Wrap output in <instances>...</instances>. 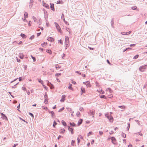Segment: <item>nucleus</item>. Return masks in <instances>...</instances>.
Segmentation results:
<instances>
[{
	"mask_svg": "<svg viewBox=\"0 0 147 147\" xmlns=\"http://www.w3.org/2000/svg\"><path fill=\"white\" fill-rule=\"evenodd\" d=\"M44 97L45 101L44 102L45 103V104H46L47 103V102H48L47 100H48V99L47 97V95L46 92L45 93V95L44 96Z\"/></svg>",
	"mask_w": 147,
	"mask_h": 147,
	"instance_id": "7ed1b4c3",
	"label": "nucleus"
},
{
	"mask_svg": "<svg viewBox=\"0 0 147 147\" xmlns=\"http://www.w3.org/2000/svg\"><path fill=\"white\" fill-rule=\"evenodd\" d=\"M31 57L32 59L33 60L34 62L36 61V58L35 57H33L32 55L31 56Z\"/></svg>",
	"mask_w": 147,
	"mask_h": 147,
	"instance_id": "79ce46f5",
	"label": "nucleus"
},
{
	"mask_svg": "<svg viewBox=\"0 0 147 147\" xmlns=\"http://www.w3.org/2000/svg\"><path fill=\"white\" fill-rule=\"evenodd\" d=\"M86 86H87L88 87L90 86V82L88 81H87L86 82Z\"/></svg>",
	"mask_w": 147,
	"mask_h": 147,
	"instance_id": "aec40b11",
	"label": "nucleus"
},
{
	"mask_svg": "<svg viewBox=\"0 0 147 147\" xmlns=\"http://www.w3.org/2000/svg\"><path fill=\"white\" fill-rule=\"evenodd\" d=\"M41 32L37 33V36H40V34H41Z\"/></svg>",
	"mask_w": 147,
	"mask_h": 147,
	"instance_id": "052dcab7",
	"label": "nucleus"
},
{
	"mask_svg": "<svg viewBox=\"0 0 147 147\" xmlns=\"http://www.w3.org/2000/svg\"><path fill=\"white\" fill-rule=\"evenodd\" d=\"M34 35H32V36H31L30 37V39H31V40H32V39H33L34 38Z\"/></svg>",
	"mask_w": 147,
	"mask_h": 147,
	"instance_id": "603ef678",
	"label": "nucleus"
},
{
	"mask_svg": "<svg viewBox=\"0 0 147 147\" xmlns=\"http://www.w3.org/2000/svg\"><path fill=\"white\" fill-rule=\"evenodd\" d=\"M64 15L63 13H62V14L61 16V18L62 19H64Z\"/></svg>",
	"mask_w": 147,
	"mask_h": 147,
	"instance_id": "5fc2aeb1",
	"label": "nucleus"
},
{
	"mask_svg": "<svg viewBox=\"0 0 147 147\" xmlns=\"http://www.w3.org/2000/svg\"><path fill=\"white\" fill-rule=\"evenodd\" d=\"M103 134V132L101 131H99V134L100 135H102Z\"/></svg>",
	"mask_w": 147,
	"mask_h": 147,
	"instance_id": "6e6d98bb",
	"label": "nucleus"
},
{
	"mask_svg": "<svg viewBox=\"0 0 147 147\" xmlns=\"http://www.w3.org/2000/svg\"><path fill=\"white\" fill-rule=\"evenodd\" d=\"M135 121L137 122V123L138 124V125H140V123H139V121L138 120H135Z\"/></svg>",
	"mask_w": 147,
	"mask_h": 147,
	"instance_id": "69168bd1",
	"label": "nucleus"
},
{
	"mask_svg": "<svg viewBox=\"0 0 147 147\" xmlns=\"http://www.w3.org/2000/svg\"><path fill=\"white\" fill-rule=\"evenodd\" d=\"M105 116L109 119V121L110 122H112L113 121V117L110 115H108L106 114H105Z\"/></svg>",
	"mask_w": 147,
	"mask_h": 147,
	"instance_id": "f257e3e1",
	"label": "nucleus"
},
{
	"mask_svg": "<svg viewBox=\"0 0 147 147\" xmlns=\"http://www.w3.org/2000/svg\"><path fill=\"white\" fill-rule=\"evenodd\" d=\"M56 27L57 29L58 30L59 32H60L61 31V29L58 24H57Z\"/></svg>",
	"mask_w": 147,
	"mask_h": 147,
	"instance_id": "ddd939ff",
	"label": "nucleus"
},
{
	"mask_svg": "<svg viewBox=\"0 0 147 147\" xmlns=\"http://www.w3.org/2000/svg\"><path fill=\"white\" fill-rule=\"evenodd\" d=\"M118 107L120 108L121 109H125L126 108V107L125 106L123 105L122 106H119Z\"/></svg>",
	"mask_w": 147,
	"mask_h": 147,
	"instance_id": "7c9ffc66",
	"label": "nucleus"
},
{
	"mask_svg": "<svg viewBox=\"0 0 147 147\" xmlns=\"http://www.w3.org/2000/svg\"><path fill=\"white\" fill-rule=\"evenodd\" d=\"M47 44V43H46L45 42H44L42 43V44L41 45L42 47H43L44 45L45 46Z\"/></svg>",
	"mask_w": 147,
	"mask_h": 147,
	"instance_id": "c03bdc74",
	"label": "nucleus"
},
{
	"mask_svg": "<svg viewBox=\"0 0 147 147\" xmlns=\"http://www.w3.org/2000/svg\"><path fill=\"white\" fill-rule=\"evenodd\" d=\"M46 52L50 54H51L52 53V51L51 50L47 49Z\"/></svg>",
	"mask_w": 147,
	"mask_h": 147,
	"instance_id": "cd10ccee",
	"label": "nucleus"
},
{
	"mask_svg": "<svg viewBox=\"0 0 147 147\" xmlns=\"http://www.w3.org/2000/svg\"><path fill=\"white\" fill-rule=\"evenodd\" d=\"M57 124V123L55 122V121H54L53 124V127H55V125Z\"/></svg>",
	"mask_w": 147,
	"mask_h": 147,
	"instance_id": "2f4dec72",
	"label": "nucleus"
},
{
	"mask_svg": "<svg viewBox=\"0 0 147 147\" xmlns=\"http://www.w3.org/2000/svg\"><path fill=\"white\" fill-rule=\"evenodd\" d=\"M76 73L79 74V75L81 74V73H80V72L79 71H76Z\"/></svg>",
	"mask_w": 147,
	"mask_h": 147,
	"instance_id": "13d9d810",
	"label": "nucleus"
},
{
	"mask_svg": "<svg viewBox=\"0 0 147 147\" xmlns=\"http://www.w3.org/2000/svg\"><path fill=\"white\" fill-rule=\"evenodd\" d=\"M20 36L23 38H26V36L24 34L21 33V34Z\"/></svg>",
	"mask_w": 147,
	"mask_h": 147,
	"instance_id": "412c9836",
	"label": "nucleus"
},
{
	"mask_svg": "<svg viewBox=\"0 0 147 147\" xmlns=\"http://www.w3.org/2000/svg\"><path fill=\"white\" fill-rule=\"evenodd\" d=\"M135 45H136L135 44H132L130 45V47H132V46L134 47V46H135Z\"/></svg>",
	"mask_w": 147,
	"mask_h": 147,
	"instance_id": "680f3d73",
	"label": "nucleus"
},
{
	"mask_svg": "<svg viewBox=\"0 0 147 147\" xmlns=\"http://www.w3.org/2000/svg\"><path fill=\"white\" fill-rule=\"evenodd\" d=\"M50 8L53 11H55V8L54 7V5L53 3H50Z\"/></svg>",
	"mask_w": 147,
	"mask_h": 147,
	"instance_id": "1a4fd4ad",
	"label": "nucleus"
},
{
	"mask_svg": "<svg viewBox=\"0 0 147 147\" xmlns=\"http://www.w3.org/2000/svg\"><path fill=\"white\" fill-rule=\"evenodd\" d=\"M44 11L45 14V18L46 21H47V18H48L47 11H45V9L44 10Z\"/></svg>",
	"mask_w": 147,
	"mask_h": 147,
	"instance_id": "423d86ee",
	"label": "nucleus"
},
{
	"mask_svg": "<svg viewBox=\"0 0 147 147\" xmlns=\"http://www.w3.org/2000/svg\"><path fill=\"white\" fill-rule=\"evenodd\" d=\"M94 140H92L91 142V143L92 144H93L94 143Z\"/></svg>",
	"mask_w": 147,
	"mask_h": 147,
	"instance_id": "e2e57ef3",
	"label": "nucleus"
},
{
	"mask_svg": "<svg viewBox=\"0 0 147 147\" xmlns=\"http://www.w3.org/2000/svg\"><path fill=\"white\" fill-rule=\"evenodd\" d=\"M47 40L49 41H51V42H53L54 40V39L53 38L51 37L48 38Z\"/></svg>",
	"mask_w": 147,
	"mask_h": 147,
	"instance_id": "f8f14e48",
	"label": "nucleus"
},
{
	"mask_svg": "<svg viewBox=\"0 0 147 147\" xmlns=\"http://www.w3.org/2000/svg\"><path fill=\"white\" fill-rule=\"evenodd\" d=\"M38 80L40 83H41L42 84V82H43L41 80V79L40 78H38Z\"/></svg>",
	"mask_w": 147,
	"mask_h": 147,
	"instance_id": "c756f323",
	"label": "nucleus"
},
{
	"mask_svg": "<svg viewBox=\"0 0 147 147\" xmlns=\"http://www.w3.org/2000/svg\"><path fill=\"white\" fill-rule=\"evenodd\" d=\"M138 56L139 55H137L134 57L133 59H136L138 57Z\"/></svg>",
	"mask_w": 147,
	"mask_h": 147,
	"instance_id": "e433bc0d",
	"label": "nucleus"
},
{
	"mask_svg": "<svg viewBox=\"0 0 147 147\" xmlns=\"http://www.w3.org/2000/svg\"><path fill=\"white\" fill-rule=\"evenodd\" d=\"M65 44L66 47H68L69 46V41L67 40L66 41H65Z\"/></svg>",
	"mask_w": 147,
	"mask_h": 147,
	"instance_id": "2eb2a0df",
	"label": "nucleus"
},
{
	"mask_svg": "<svg viewBox=\"0 0 147 147\" xmlns=\"http://www.w3.org/2000/svg\"><path fill=\"white\" fill-rule=\"evenodd\" d=\"M63 21H64V22L67 24V25H69V24L68 23L67 21H66L65 19V18H64V19H63Z\"/></svg>",
	"mask_w": 147,
	"mask_h": 147,
	"instance_id": "58836bf2",
	"label": "nucleus"
},
{
	"mask_svg": "<svg viewBox=\"0 0 147 147\" xmlns=\"http://www.w3.org/2000/svg\"><path fill=\"white\" fill-rule=\"evenodd\" d=\"M32 19L35 22H37V20H36V18H35L34 16H33Z\"/></svg>",
	"mask_w": 147,
	"mask_h": 147,
	"instance_id": "a878e982",
	"label": "nucleus"
},
{
	"mask_svg": "<svg viewBox=\"0 0 147 147\" xmlns=\"http://www.w3.org/2000/svg\"><path fill=\"white\" fill-rule=\"evenodd\" d=\"M69 124H70V125L73 127H74L76 125V124L74 123L70 122Z\"/></svg>",
	"mask_w": 147,
	"mask_h": 147,
	"instance_id": "bb28decb",
	"label": "nucleus"
},
{
	"mask_svg": "<svg viewBox=\"0 0 147 147\" xmlns=\"http://www.w3.org/2000/svg\"><path fill=\"white\" fill-rule=\"evenodd\" d=\"M67 40H69V38L67 36H65V41H66Z\"/></svg>",
	"mask_w": 147,
	"mask_h": 147,
	"instance_id": "49530a36",
	"label": "nucleus"
},
{
	"mask_svg": "<svg viewBox=\"0 0 147 147\" xmlns=\"http://www.w3.org/2000/svg\"><path fill=\"white\" fill-rule=\"evenodd\" d=\"M145 66H142L140 67L139 68V70L141 72H143L144 71V69H145Z\"/></svg>",
	"mask_w": 147,
	"mask_h": 147,
	"instance_id": "9b49d317",
	"label": "nucleus"
},
{
	"mask_svg": "<svg viewBox=\"0 0 147 147\" xmlns=\"http://www.w3.org/2000/svg\"><path fill=\"white\" fill-rule=\"evenodd\" d=\"M81 89L82 92V93L85 92V88H81Z\"/></svg>",
	"mask_w": 147,
	"mask_h": 147,
	"instance_id": "b1692460",
	"label": "nucleus"
},
{
	"mask_svg": "<svg viewBox=\"0 0 147 147\" xmlns=\"http://www.w3.org/2000/svg\"><path fill=\"white\" fill-rule=\"evenodd\" d=\"M64 109V108L63 107V108H61L58 111L59 112H60L61 111H63Z\"/></svg>",
	"mask_w": 147,
	"mask_h": 147,
	"instance_id": "8fccbe9b",
	"label": "nucleus"
},
{
	"mask_svg": "<svg viewBox=\"0 0 147 147\" xmlns=\"http://www.w3.org/2000/svg\"><path fill=\"white\" fill-rule=\"evenodd\" d=\"M71 84H70V86L68 87V88L71 90L73 88L71 87Z\"/></svg>",
	"mask_w": 147,
	"mask_h": 147,
	"instance_id": "37998d69",
	"label": "nucleus"
},
{
	"mask_svg": "<svg viewBox=\"0 0 147 147\" xmlns=\"http://www.w3.org/2000/svg\"><path fill=\"white\" fill-rule=\"evenodd\" d=\"M73 130H74V129L73 128H70L71 133V134H73L74 133V132L73 131Z\"/></svg>",
	"mask_w": 147,
	"mask_h": 147,
	"instance_id": "ea45409f",
	"label": "nucleus"
},
{
	"mask_svg": "<svg viewBox=\"0 0 147 147\" xmlns=\"http://www.w3.org/2000/svg\"><path fill=\"white\" fill-rule=\"evenodd\" d=\"M100 96V98H104V99H106V98L105 96L103 95H101Z\"/></svg>",
	"mask_w": 147,
	"mask_h": 147,
	"instance_id": "473e14b6",
	"label": "nucleus"
},
{
	"mask_svg": "<svg viewBox=\"0 0 147 147\" xmlns=\"http://www.w3.org/2000/svg\"><path fill=\"white\" fill-rule=\"evenodd\" d=\"M18 145V144H15L12 147H16V146H17Z\"/></svg>",
	"mask_w": 147,
	"mask_h": 147,
	"instance_id": "0e129e2a",
	"label": "nucleus"
},
{
	"mask_svg": "<svg viewBox=\"0 0 147 147\" xmlns=\"http://www.w3.org/2000/svg\"><path fill=\"white\" fill-rule=\"evenodd\" d=\"M72 83L73 84H76V82H75L74 81H73L72 82Z\"/></svg>",
	"mask_w": 147,
	"mask_h": 147,
	"instance_id": "338daca9",
	"label": "nucleus"
},
{
	"mask_svg": "<svg viewBox=\"0 0 147 147\" xmlns=\"http://www.w3.org/2000/svg\"><path fill=\"white\" fill-rule=\"evenodd\" d=\"M75 141L74 140H72L71 142V145L73 146L74 144L75 143Z\"/></svg>",
	"mask_w": 147,
	"mask_h": 147,
	"instance_id": "09e8293b",
	"label": "nucleus"
},
{
	"mask_svg": "<svg viewBox=\"0 0 147 147\" xmlns=\"http://www.w3.org/2000/svg\"><path fill=\"white\" fill-rule=\"evenodd\" d=\"M111 139L112 143L114 144H115L114 143V142H115L116 141V140L115 138L114 137H111Z\"/></svg>",
	"mask_w": 147,
	"mask_h": 147,
	"instance_id": "9d476101",
	"label": "nucleus"
},
{
	"mask_svg": "<svg viewBox=\"0 0 147 147\" xmlns=\"http://www.w3.org/2000/svg\"><path fill=\"white\" fill-rule=\"evenodd\" d=\"M42 4H43V5L44 7H45L47 9H49V6L48 4L44 2L43 1V2Z\"/></svg>",
	"mask_w": 147,
	"mask_h": 147,
	"instance_id": "0eeeda50",
	"label": "nucleus"
},
{
	"mask_svg": "<svg viewBox=\"0 0 147 147\" xmlns=\"http://www.w3.org/2000/svg\"><path fill=\"white\" fill-rule=\"evenodd\" d=\"M63 2L62 0H59L58 1H57V4H63Z\"/></svg>",
	"mask_w": 147,
	"mask_h": 147,
	"instance_id": "6ab92c4d",
	"label": "nucleus"
},
{
	"mask_svg": "<svg viewBox=\"0 0 147 147\" xmlns=\"http://www.w3.org/2000/svg\"><path fill=\"white\" fill-rule=\"evenodd\" d=\"M82 121L83 120L82 119H80L78 123V125H81L82 123Z\"/></svg>",
	"mask_w": 147,
	"mask_h": 147,
	"instance_id": "dca6fc26",
	"label": "nucleus"
},
{
	"mask_svg": "<svg viewBox=\"0 0 147 147\" xmlns=\"http://www.w3.org/2000/svg\"><path fill=\"white\" fill-rule=\"evenodd\" d=\"M79 110L80 111H84V109L82 107H80L79 108Z\"/></svg>",
	"mask_w": 147,
	"mask_h": 147,
	"instance_id": "a19ab883",
	"label": "nucleus"
},
{
	"mask_svg": "<svg viewBox=\"0 0 147 147\" xmlns=\"http://www.w3.org/2000/svg\"><path fill=\"white\" fill-rule=\"evenodd\" d=\"M114 19L112 18L111 20V25L112 27L114 28V26H113V24H114Z\"/></svg>",
	"mask_w": 147,
	"mask_h": 147,
	"instance_id": "5701e85b",
	"label": "nucleus"
},
{
	"mask_svg": "<svg viewBox=\"0 0 147 147\" xmlns=\"http://www.w3.org/2000/svg\"><path fill=\"white\" fill-rule=\"evenodd\" d=\"M46 82H47V85L50 87L51 89H52L54 88L53 86L51 83L49 82L48 80H47Z\"/></svg>",
	"mask_w": 147,
	"mask_h": 147,
	"instance_id": "20e7f679",
	"label": "nucleus"
},
{
	"mask_svg": "<svg viewBox=\"0 0 147 147\" xmlns=\"http://www.w3.org/2000/svg\"><path fill=\"white\" fill-rule=\"evenodd\" d=\"M65 95H63L62 96L61 99L60 100V101L61 102H64L65 99Z\"/></svg>",
	"mask_w": 147,
	"mask_h": 147,
	"instance_id": "6e6552de",
	"label": "nucleus"
},
{
	"mask_svg": "<svg viewBox=\"0 0 147 147\" xmlns=\"http://www.w3.org/2000/svg\"><path fill=\"white\" fill-rule=\"evenodd\" d=\"M88 113L90 116L92 115V117H93L95 113V111L94 110H91Z\"/></svg>",
	"mask_w": 147,
	"mask_h": 147,
	"instance_id": "f03ea898",
	"label": "nucleus"
},
{
	"mask_svg": "<svg viewBox=\"0 0 147 147\" xmlns=\"http://www.w3.org/2000/svg\"><path fill=\"white\" fill-rule=\"evenodd\" d=\"M67 110L68 111H69L70 113H71L72 112V113H74V112H72V109L70 108H67Z\"/></svg>",
	"mask_w": 147,
	"mask_h": 147,
	"instance_id": "393cba45",
	"label": "nucleus"
},
{
	"mask_svg": "<svg viewBox=\"0 0 147 147\" xmlns=\"http://www.w3.org/2000/svg\"><path fill=\"white\" fill-rule=\"evenodd\" d=\"M121 136L125 138L126 137V135L125 134H124L123 132L121 134Z\"/></svg>",
	"mask_w": 147,
	"mask_h": 147,
	"instance_id": "c85d7f7f",
	"label": "nucleus"
},
{
	"mask_svg": "<svg viewBox=\"0 0 147 147\" xmlns=\"http://www.w3.org/2000/svg\"><path fill=\"white\" fill-rule=\"evenodd\" d=\"M61 123L65 127L67 125L66 123L63 120L62 121Z\"/></svg>",
	"mask_w": 147,
	"mask_h": 147,
	"instance_id": "a211bd4d",
	"label": "nucleus"
},
{
	"mask_svg": "<svg viewBox=\"0 0 147 147\" xmlns=\"http://www.w3.org/2000/svg\"><path fill=\"white\" fill-rule=\"evenodd\" d=\"M137 7L136 6H134L133 7H131V8L133 9V10H136V9H137Z\"/></svg>",
	"mask_w": 147,
	"mask_h": 147,
	"instance_id": "c9c22d12",
	"label": "nucleus"
},
{
	"mask_svg": "<svg viewBox=\"0 0 147 147\" xmlns=\"http://www.w3.org/2000/svg\"><path fill=\"white\" fill-rule=\"evenodd\" d=\"M29 114L33 118L34 117L33 114L32 113H29Z\"/></svg>",
	"mask_w": 147,
	"mask_h": 147,
	"instance_id": "a18cd8bd",
	"label": "nucleus"
},
{
	"mask_svg": "<svg viewBox=\"0 0 147 147\" xmlns=\"http://www.w3.org/2000/svg\"><path fill=\"white\" fill-rule=\"evenodd\" d=\"M131 33V31H130L128 32H126L125 34H130Z\"/></svg>",
	"mask_w": 147,
	"mask_h": 147,
	"instance_id": "de8ad7c7",
	"label": "nucleus"
},
{
	"mask_svg": "<svg viewBox=\"0 0 147 147\" xmlns=\"http://www.w3.org/2000/svg\"><path fill=\"white\" fill-rule=\"evenodd\" d=\"M19 57L22 59H23L24 55L22 53H20L19 55Z\"/></svg>",
	"mask_w": 147,
	"mask_h": 147,
	"instance_id": "4468645a",
	"label": "nucleus"
},
{
	"mask_svg": "<svg viewBox=\"0 0 147 147\" xmlns=\"http://www.w3.org/2000/svg\"><path fill=\"white\" fill-rule=\"evenodd\" d=\"M39 49L40 50H41L42 52L44 50H44L42 48H39Z\"/></svg>",
	"mask_w": 147,
	"mask_h": 147,
	"instance_id": "bf43d9fd",
	"label": "nucleus"
},
{
	"mask_svg": "<svg viewBox=\"0 0 147 147\" xmlns=\"http://www.w3.org/2000/svg\"><path fill=\"white\" fill-rule=\"evenodd\" d=\"M0 114L3 117V119H5V120H7V117L5 116V115L3 114V113H0Z\"/></svg>",
	"mask_w": 147,
	"mask_h": 147,
	"instance_id": "39448f33",
	"label": "nucleus"
},
{
	"mask_svg": "<svg viewBox=\"0 0 147 147\" xmlns=\"http://www.w3.org/2000/svg\"><path fill=\"white\" fill-rule=\"evenodd\" d=\"M76 115L77 117H79L80 115V112L78 111L76 113Z\"/></svg>",
	"mask_w": 147,
	"mask_h": 147,
	"instance_id": "72a5a7b5",
	"label": "nucleus"
},
{
	"mask_svg": "<svg viewBox=\"0 0 147 147\" xmlns=\"http://www.w3.org/2000/svg\"><path fill=\"white\" fill-rule=\"evenodd\" d=\"M107 90H109L110 93H111L112 92V91L110 88H108Z\"/></svg>",
	"mask_w": 147,
	"mask_h": 147,
	"instance_id": "4c0bfd02",
	"label": "nucleus"
},
{
	"mask_svg": "<svg viewBox=\"0 0 147 147\" xmlns=\"http://www.w3.org/2000/svg\"><path fill=\"white\" fill-rule=\"evenodd\" d=\"M49 113H51V116L53 117V115H54V113L53 111H51L49 112Z\"/></svg>",
	"mask_w": 147,
	"mask_h": 147,
	"instance_id": "f704fd0d",
	"label": "nucleus"
},
{
	"mask_svg": "<svg viewBox=\"0 0 147 147\" xmlns=\"http://www.w3.org/2000/svg\"><path fill=\"white\" fill-rule=\"evenodd\" d=\"M77 140H78V144H79V143H80V140L79 138H77Z\"/></svg>",
	"mask_w": 147,
	"mask_h": 147,
	"instance_id": "864d4df0",
	"label": "nucleus"
},
{
	"mask_svg": "<svg viewBox=\"0 0 147 147\" xmlns=\"http://www.w3.org/2000/svg\"><path fill=\"white\" fill-rule=\"evenodd\" d=\"M92 131L89 132L88 134V136H89L90 135L92 134Z\"/></svg>",
	"mask_w": 147,
	"mask_h": 147,
	"instance_id": "4d7b16f0",
	"label": "nucleus"
},
{
	"mask_svg": "<svg viewBox=\"0 0 147 147\" xmlns=\"http://www.w3.org/2000/svg\"><path fill=\"white\" fill-rule=\"evenodd\" d=\"M24 18H27L28 17V13L27 12H25L24 14Z\"/></svg>",
	"mask_w": 147,
	"mask_h": 147,
	"instance_id": "4be33fe9",
	"label": "nucleus"
},
{
	"mask_svg": "<svg viewBox=\"0 0 147 147\" xmlns=\"http://www.w3.org/2000/svg\"><path fill=\"white\" fill-rule=\"evenodd\" d=\"M61 73H57L56 74H55L56 76H60L61 75Z\"/></svg>",
	"mask_w": 147,
	"mask_h": 147,
	"instance_id": "3c124183",
	"label": "nucleus"
},
{
	"mask_svg": "<svg viewBox=\"0 0 147 147\" xmlns=\"http://www.w3.org/2000/svg\"><path fill=\"white\" fill-rule=\"evenodd\" d=\"M30 22H31L30 21L29 22V23L28 24V25L29 26H31Z\"/></svg>",
	"mask_w": 147,
	"mask_h": 147,
	"instance_id": "774afa93",
	"label": "nucleus"
},
{
	"mask_svg": "<svg viewBox=\"0 0 147 147\" xmlns=\"http://www.w3.org/2000/svg\"><path fill=\"white\" fill-rule=\"evenodd\" d=\"M65 131V129H61L60 130V133L63 134Z\"/></svg>",
	"mask_w": 147,
	"mask_h": 147,
	"instance_id": "f3484780",
	"label": "nucleus"
}]
</instances>
